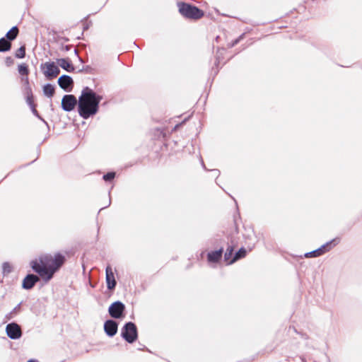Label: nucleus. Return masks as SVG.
Wrapping results in <instances>:
<instances>
[{
  "mask_svg": "<svg viewBox=\"0 0 362 362\" xmlns=\"http://www.w3.org/2000/svg\"><path fill=\"white\" fill-rule=\"evenodd\" d=\"M178 6L180 13L187 18L197 20L204 15L202 10L186 3H179Z\"/></svg>",
  "mask_w": 362,
  "mask_h": 362,
  "instance_id": "nucleus-5",
  "label": "nucleus"
},
{
  "mask_svg": "<svg viewBox=\"0 0 362 362\" xmlns=\"http://www.w3.org/2000/svg\"><path fill=\"white\" fill-rule=\"evenodd\" d=\"M19 33L18 27H13L8 32H7L6 37L9 41L13 40L16 38Z\"/></svg>",
  "mask_w": 362,
  "mask_h": 362,
  "instance_id": "nucleus-22",
  "label": "nucleus"
},
{
  "mask_svg": "<svg viewBox=\"0 0 362 362\" xmlns=\"http://www.w3.org/2000/svg\"><path fill=\"white\" fill-rule=\"evenodd\" d=\"M293 329L296 332L298 333L295 327H293Z\"/></svg>",
  "mask_w": 362,
  "mask_h": 362,
  "instance_id": "nucleus-42",
  "label": "nucleus"
},
{
  "mask_svg": "<svg viewBox=\"0 0 362 362\" xmlns=\"http://www.w3.org/2000/svg\"><path fill=\"white\" fill-rule=\"evenodd\" d=\"M36 160H33L32 162L30 163H28V164L26 165H21L20 168H23V167H26V166H28L30 165H31L34 161H35Z\"/></svg>",
  "mask_w": 362,
  "mask_h": 362,
  "instance_id": "nucleus-33",
  "label": "nucleus"
},
{
  "mask_svg": "<svg viewBox=\"0 0 362 362\" xmlns=\"http://www.w3.org/2000/svg\"><path fill=\"white\" fill-rule=\"evenodd\" d=\"M13 270V267L9 262H4L2 264V274L4 276H8Z\"/></svg>",
  "mask_w": 362,
  "mask_h": 362,
  "instance_id": "nucleus-21",
  "label": "nucleus"
},
{
  "mask_svg": "<svg viewBox=\"0 0 362 362\" xmlns=\"http://www.w3.org/2000/svg\"><path fill=\"white\" fill-rule=\"evenodd\" d=\"M234 233L235 234L239 233V228H238V224L235 221H234Z\"/></svg>",
  "mask_w": 362,
  "mask_h": 362,
  "instance_id": "nucleus-31",
  "label": "nucleus"
},
{
  "mask_svg": "<svg viewBox=\"0 0 362 362\" xmlns=\"http://www.w3.org/2000/svg\"><path fill=\"white\" fill-rule=\"evenodd\" d=\"M5 330L7 337L13 340L19 339L23 334L21 326L15 321L8 323Z\"/></svg>",
  "mask_w": 362,
  "mask_h": 362,
  "instance_id": "nucleus-9",
  "label": "nucleus"
},
{
  "mask_svg": "<svg viewBox=\"0 0 362 362\" xmlns=\"http://www.w3.org/2000/svg\"><path fill=\"white\" fill-rule=\"evenodd\" d=\"M116 177H117V173L115 170L108 171L107 173L103 174V175L102 178L104 180V182L106 184H112V186L110 188V189L108 190V197H109L108 204L107 206L101 208L99 210V212L101 210H103V209H105V208H107V207H108V206H110L111 205V203H112V201H111V191H112V189L114 187V181H115V179L116 178Z\"/></svg>",
  "mask_w": 362,
  "mask_h": 362,
  "instance_id": "nucleus-12",
  "label": "nucleus"
},
{
  "mask_svg": "<svg viewBox=\"0 0 362 362\" xmlns=\"http://www.w3.org/2000/svg\"><path fill=\"white\" fill-rule=\"evenodd\" d=\"M59 86L64 90L71 89L74 85V81L69 76L63 75L58 79Z\"/></svg>",
  "mask_w": 362,
  "mask_h": 362,
  "instance_id": "nucleus-15",
  "label": "nucleus"
},
{
  "mask_svg": "<svg viewBox=\"0 0 362 362\" xmlns=\"http://www.w3.org/2000/svg\"><path fill=\"white\" fill-rule=\"evenodd\" d=\"M119 322L113 319H107L103 324L105 334L110 338L115 337L118 331Z\"/></svg>",
  "mask_w": 362,
  "mask_h": 362,
  "instance_id": "nucleus-11",
  "label": "nucleus"
},
{
  "mask_svg": "<svg viewBox=\"0 0 362 362\" xmlns=\"http://www.w3.org/2000/svg\"><path fill=\"white\" fill-rule=\"evenodd\" d=\"M238 246V241L233 238V234H229L227 236V247L224 253V261L226 265H230L229 261L233 258L235 249Z\"/></svg>",
  "mask_w": 362,
  "mask_h": 362,
  "instance_id": "nucleus-7",
  "label": "nucleus"
},
{
  "mask_svg": "<svg viewBox=\"0 0 362 362\" xmlns=\"http://www.w3.org/2000/svg\"><path fill=\"white\" fill-rule=\"evenodd\" d=\"M192 263H190V264H187V265L186 266V269H190V268L192 267Z\"/></svg>",
  "mask_w": 362,
  "mask_h": 362,
  "instance_id": "nucleus-37",
  "label": "nucleus"
},
{
  "mask_svg": "<svg viewBox=\"0 0 362 362\" xmlns=\"http://www.w3.org/2000/svg\"><path fill=\"white\" fill-rule=\"evenodd\" d=\"M105 282L107 288L109 291H115L117 286V281L115 278L112 267L110 264H107L105 267Z\"/></svg>",
  "mask_w": 362,
  "mask_h": 362,
  "instance_id": "nucleus-13",
  "label": "nucleus"
},
{
  "mask_svg": "<svg viewBox=\"0 0 362 362\" xmlns=\"http://www.w3.org/2000/svg\"><path fill=\"white\" fill-rule=\"evenodd\" d=\"M2 282V281H0V284Z\"/></svg>",
  "mask_w": 362,
  "mask_h": 362,
  "instance_id": "nucleus-44",
  "label": "nucleus"
},
{
  "mask_svg": "<svg viewBox=\"0 0 362 362\" xmlns=\"http://www.w3.org/2000/svg\"><path fill=\"white\" fill-rule=\"evenodd\" d=\"M23 301L20 302L10 313L5 315V319L6 320H10L19 313L21 310V307Z\"/></svg>",
  "mask_w": 362,
  "mask_h": 362,
  "instance_id": "nucleus-19",
  "label": "nucleus"
},
{
  "mask_svg": "<svg viewBox=\"0 0 362 362\" xmlns=\"http://www.w3.org/2000/svg\"><path fill=\"white\" fill-rule=\"evenodd\" d=\"M109 315L113 320H122L126 317L127 311L125 305L120 300L112 302L107 309Z\"/></svg>",
  "mask_w": 362,
  "mask_h": 362,
  "instance_id": "nucleus-6",
  "label": "nucleus"
},
{
  "mask_svg": "<svg viewBox=\"0 0 362 362\" xmlns=\"http://www.w3.org/2000/svg\"><path fill=\"white\" fill-rule=\"evenodd\" d=\"M26 101H27V103L30 106H33L34 105H33V103H34L33 96V94H32V92H31L30 89L29 90V91L27 93Z\"/></svg>",
  "mask_w": 362,
  "mask_h": 362,
  "instance_id": "nucleus-27",
  "label": "nucleus"
},
{
  "mask_svg": "<svg viewBox=\"0 0 362 362\" xmlns=\"http://www.w3.org/2000/svg\"><path fill=\"white\" fill-rule=\"evenodd\" d=\"M25 83H27V84H28V83H29V80H28V76H25Z\"/></svg>",
  "mask_w": 362,
  "mask_h": 362,
  "instance_id": "nucleus-38",
  "label": "nucleus"
},
{
  "mask_svg": "<svg viewBox=\"0 0 362 362\" xmlns=\"http://www.w3.org/2000/svg\"><path fill=\"white\" fill-rule=\"evenodd\" d=\"M211 245L217 249L221 245H223L224 247L225 245H227V240L221 238L219 235H217L211 240Z\"/></svg>",
  "mask_w": 362,
  "mask_h": 362,
  "instance_id": "nucleus-18",
  "label": "nucleus"
},
{
  "mask_svg": "<svg viewBox=\"0 0 362 362\" xmlns=\"http://www.w3.org/2000/svg\"><path fill=\"white\" fill-rule=\"evenodd\" d=\"M65 255L61 252H57L52 257L50 254L40 255L30 262V267L37 275L28 273L22 280V288L30 291L39 281L40 277L44 284H47L54 277L66 262Z\"/></svg>",
  "mask_w": 362,
  "mask_h": 362,
  "instance_id": "nucleus-1",
  "label": "nucleus"
},
{
  "mask_svg": "<svg viewBox=\"0 0 362 362\" xmlns=\"http://www.w3.org/2000/svg\"><path fill=\"white\" fill-rule=\"evenodd\" d=\"M15 56L16 58H19V59L24 58L25 56V46H22L20 48H18L16 52Z\"/></svg>",
  "mask_w": 362,
  "mask_h": 362,
  "instance_id": "nucleus-26",
  "label": "nucleus"
},
{
  "mask_svg": "<svg viewBox=\"0 0 362 362\" xmlns=\"http://www.w3.org/2000/svg\"><path fill=\"white\" fill-rule=\"evenodd\" d=\"M247 249L244 246H242L238 250L235 251V253L233 254V258L229 261V264H233L235 262L243 259L247 256Z\"/></svg>",
  "mask_w": 362,
  "mask_h": 362,
  "instance_id": "nucleus-17",
  "label": "nucleus"
},
{
  "mask_svg": "<svg viewBox=\"0 0 362 362\" xmlns=\"http://www.w3.org/2000/svg\"><path fill=\"white\" fill-rule=\"evenodd\" d=\"M223 245L219 248L210 250L206 254V261L209 265L219 264L223 255Z\"/></svg>",
  "mask_w": 362,
  "mask_h": 362,
  "instance_id": "nucleus-10",
  "label": "nucleus"
},
{
  "mask_svg": "<svg viewBox=\"0 0 362 362\" xmlns=\"http://www.w3.org/2000/svg\"><path fill=\"white\" fill-rule=\"evenodd\" d=\"M134 165V163H129V164H127L125 166H124V168H129V167H132Z\"/></svg>",
  "mask_w": 362,
  "mask_h": 362,
  "instance_id": "nucleus-35",
  "label": "nucleus"
},
{
  "mask_svg": "<svg viewBox=\"0 0 362 362\" xmlns=\"http://www.w3.org/2000/svg\"><path fill=\"white\" fill-rule=\"evenodd\" d=\"M18 71L21 76H28L29 74L28 66L26 64H19L18 66Z\"/></svg>",
  "mask_w": 362,
  "mask_h": 362,
  "instance_id": "nucleus-25",
  "label": "nucleus"
},
{
  "mask_svg": "<svg viewBox=\"0 0 362 362\" xmlns=\"http://www.w3.org/2000/svg\"><path fill=\"white\" fill-rule=\"evenodd\" d=\"M121 337L128 344H134L138 340L139 331L136 324L132 321L126 322L120 331Z\"/></svg>",
  "mask_w": 362,
  "mask_h": 362,
  "instance_id": "nucleus-4",
  "label": "nucleus"
},
{
  "mask_svg": "<svg viewBox=\"0 0 362 362\" xmlns=\"http://www.w3.org/2000/svg\"><path fill=\"white\" fill-rule=\"evenodd\" d=\"M43 93L46 96L51 98L55 93V88L52 84H46L43 87Z\"/></svg>",
  "mask_w": 362,
  "mask_h": 362,
  "instance_id": "nucleus-23",
  "label": "nucleus"
},
{
  "mask_svg": "<svg viewBox=\"0 0 362 362\" xmlns=\"http://www.w3.org/2000/svg\"><path fill=\"white\" fill-rule=\"evenodd\" d=\"M11 48V43L4 37L0 39V52H7Z\"/></svg>",
  "mask_w": 362,
  "mask_h": 362,
  "instance_id": "nucleus-20",
  "label": "nucleus"
},
{
  "mask_svg": "<svg viewBox=\"0 0 362 362\" xmlns=\"http://www.w3.org/2000/svg\"><path fill=\"white\" fill-rule=\"evenodd\" d=\"M255 358H256V356H254L252 357V360L253 361V360H255Z\"/></svg>",
  "mask_w": 362,
  "mask_h": 362,
  "instance_id": "nucleus-41",
  "label": "nucleus"
},
{
  "mask_svg": "<svg viewBox=\"0 0 362 362\" xmlns=\"http://www.w3.org/2000/svg\"><path fill=\"white\" fill-rule=\"evenodd\" d=\"M27 362H39L38 360L37 359H35V358H30L29 359L28 361H27Z\"/></svg>",
  "mask_w": 362,
  "mask_h": 362,
  "instance_id": "nucleus-34",
  "label": "nucleus"
},
{
  "mask_svg": "<svg viewBox=\"0 0 362 362\" xmlns=\"http://www.w3.org/2000/svg\"><path fill=\"white\" fill-rule=\"evenodd\" d=\"M78 103V100L74 95H65L62 100V107L64 110L70 112L75 108Z\"/></svg>",
  "mask_w": 362,
  "mask_h": 362,
  "instance_id": "nucleus-14",
  "label": "nucleus"
},
{
  "mask_svg": "<svg viewBox=\"0 0 362 362\" xmlns=\"http://www.w3.org/2000/svg\"><path fill=\"white\" fill-rule=\"evenodd\" d=\"M6 62L8 66H10L11 64H12L13 63V60L11 57H8L6 59Z\"/></svg>",
  "mask_w": 362,
  "mask_h": 362,
  "instance_id": "nucleus-30",
  "label": "nucleus"
},
{
  "mask_svg": "<svg viewBox=\"0 0 362 362\" xmlns=\"http://www.w3.org/2000/svg\"><path fill=\"white\" fill-rule=\"evenodd\" d=\"M57 64L68 72H73L75 70L74 64L69 58L58 59Z\"/></svg>",
  "mask_w": 362,
  "mask_h": 362,
  "instance_id": "nucleus-16",
  "label": "nucleus"
},
{
  "mask_svg": "<svg viewBox=\"0 0 362 362\" xmlns=\"http://www.w3.org/2000/svg\"><path fill=\"white\" fill-rule=\"evenodd\" d=\"M200 160V163L202 165V167L203 168V169L206 171H211V173H212V177H216V179L218 177V176L220 175V171L218 169H212V170H209L206 167V165L204 162V160Z\"/></svg>",
  "mask_w": 362,
  "mask_h": 362,
  "instance_id": "nucleus-24",
  "label": "nucleus"
},
{
  "mask_svg": "<svg viewBox=\"0 0 362 362\" xmlns=\"http://www.w3.org/2000/svg\"><path fill=\"white\" fill-rule=\"evenodd\" d=\"M302 337L305 338V339H308V337L305 334H303V333H299Z\"/></svg>",
  "mask_w": 362,
  "mask_h": 362,
  "instance_id": "nucleus-36",
  "label": "nucleus"
},
{
  "mask_svg": "<svg viewBox=\"0 0 362 362\" xmlns=\"http://www.w3.org/2000/svg\"><path fill=\"white\" fill-rule=\"evenodd\" d=\"M246 244H247L248 250L250 252V251H252L254 249L256 243L255 242H253V243H246Z\"/></svg>",
  "mask_w": 362,
  "mask_h": 362,
  "instance_id": "nucleus-29",
  "label": "nucleus"
},
{
  "mask_svg": "<svg viewBox=\"0 0 362 362\" xmlns=\"http://www.w3.org/2000/svg\"><path fill=\"white\" fill-rule=\"evenodd\" d=\"M102 99V96L96 94L92 89L84 88L78 98V115L83 119H88L97 114Z\"/></svg>",
  "mask_w": 362,
  "mask_h": 362,
  "instance_id": "nucleus-2",
  "label": "nucleus"
},
{
  "mask_svg": "<svg viewBox=\"0 0 362 362\" xmlns=\"http://www.w3.org/2000/svg\"><path fill=\"white\" fill-rule=\"evenodd\" d=\"M131 318L133 319L134 318V315H131Z\"/></svg>",
  "mask_w": 362,
  "mask_h": 362,
  "instance_id": "nucleus-43",
  "label": "nucleus"
},
{
  "mask_svg": "<svg viewBox=\"0 0 362 362\" xmlns=\"http://www.w3.org/2000/svg\"><path fill=\"white\" fill-rule=\"evenodd\" d=\"M158 132L163 135V137H165V134L162 131L158 130Z\"/></svg>",
  "mask_w": 362,
  "mask_h": 362,
  "instance_id": "nucleus-39",
  "label": "nucleus"
},
{
  "mask_svg": "<svg viewBox=\"0 0 362 362\" xmlns=\"http://www.w3.org/2000/svg\"><path fill=\"white\" fill-rule=\"evenodd\" d=\"M300 359L302 362H317V361L312 358L310 356L302 355L300 356Z\"/></svg>",
  "mask_w": 362,
  "mask_h": 362,
  "instance_id": "nucleus-28",
  "label": "nucleus"
},
{
  "mask_svg": "<svg viewBox=\"0 0 362 362\" xmlns=\"http://www.w3.org/2000/svg\"><path fill=\"white\" fill-rule=\"evenodd\" d=\"M41 69L45 76L48 79L56 78L60 72L59 67L54 62H48L42 64Z\"/></svg>",
  "mask_w": 362,
  "mask_h": 362,
  "instance_id": "nucleus-8",
  "label": "nucleus"
},
{
  "mask_svg": "<svg viewBox=\"0 0 362 362\" xmlns=\"http://www.w3.org/2000/svg\"><path fill=\"white\" fill-rule=\"evenodd\" d=\"M138 349L141 350V351H146L151 353V351L145 345H144L143 346H141V348H139Z\"/></svg>",
  "mask_w": 362,
  "mask_h": 362,
  "instance_id": "nucleus-32",
  "label": "nucleus"
},
{
  "mask_svg": "<svg viewBox=\"0 0 362 362\" xmlns=\"http://www.w3.org/2000/svg\"><path fill=\"white\" fill-rule=\"evenodd\" d=\"M341 241V238L339 237H336L325 244L322 245L318 248L304 253L303 255L300 256V258H313V257H318L324 254L329 252L332 248H334L335 246L339 244Z\"/></svg>",
  "mask_w": 362,
  "mask_h": 362,
  "instance_id": "nucleus-3",
  "label": "nucleus"
},
{
  "mask_svg": "<svg viewBox=\"0 0 362 362\" xmlns=\"http://www.w3.org/2000/svg\"><path fill=\"white\" fill-rule=\"evenodd\" d=\"M243 236H244V238H245V240L249 238V235H244Z\"/></svg>",
  "mask_w": 362,
  "mask_h": 362,
  "instance_id": "nucleus-40",
  "label": "nucleus"
}]
</instances>
